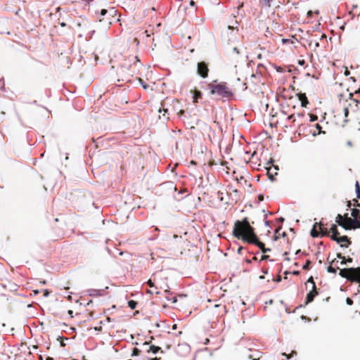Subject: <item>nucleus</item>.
<instances>
[{
  "label": "nucleus",
  "mask_w": 360,
  "mask_h": 360,
  "mask_svg": "<svg viewBox=\"0 0 360 360\" xmlns=\"http://www.w3.org/2000/svg\"><path fill=\"white\" fill-rule=\"evenodd\" d=\"M142 63L137 56L130 55L124 58L117 69L118 82H130L131 77L139 74Z\"/></svg>",
  "instance_id": "obj_1"
},
{
  "label": "nucleus",
  "mask_w": 360,
  "mask_h": 360,
  "mask_svg": "<svg viewBox=\"0 0 360 360\" xmlns=\"http://www.w3.org/2000/svg\"><path fill=\"white\" fill-rule=\"evenodd\" d=\"M232 233L235 238L241 239L243 242L247 243L256 234L255 229L251 226L247 217L235 221Z\"/></svg>",
  "instance_id": "obj_2"
},
{
  "label": "nucleus",
  "mask_w": 360,
  "mask_h": 360,
  "mask_svg": "<svg viewBox=\"0 0 360 360\" xmlns=\"http://www.w3.org/2000/svg\"><path fill=\"white\" fill-rule=\"evenodd\" d=\"M167 278L162 277L160 274H153L151 278L147 281L150 288L155 289V293L159 295L160 290H164L165 293H169V288L167 283Z\"/></svg>",
  "instance_id": "obj_3"
},
{
  "label": "nucleus",
  "mask_w": 360,
  "mask_h": 360,
  "mask_svg": "<svg viewBox=\"0 0 360 360\" xmlns=\"http://www.w3.org/2000/svg\"><path fill=\"white\" fill-rule=\"evenodd\" d=\"M179 100L176 98H167L162 102V108L159 110V112L163 111L165 112L163 116H165L166 114L168 115L172 114H176L178 116H181L184 113V111L181 109H179Z\"/></svg>",
  "instance_id": "obj_4"
},
{
  "label": "nucleus",
  "mask_w": 360,
  "mask_h": 360,
  "mask_svg": "<svg viewBox=\"0 0 360 360\" xmlns=\"http://www.w3.org/2000/svg\"><path fill=\"white\" fill-rule=\"evenodd\" d=\"M208 89L210 94L217 95L223 98L229 99L233 96V92L225 83H211L208 84Z\"/></svg>",
  "instance_id": "obj_5"
},
{
  "label": "nucleus",
  "mask_w": 360,
  "mask_h": 360,
  "mask_svg": "<svg viewBox=\"0 0 360 360\" xmlns=\"http://www.w3.org/2000/svg\"><path fill=\"white\" fill-rule=\"evenodd\" d=\"M339 275L349 281L359 283L360 287V267L342 269Z\"/></svg>",
  "instance_id": "obj_6"
},
{
  "label": "nucleus",
  "mask_w": 360,
  "mask_h": 360,
  "mask_svg": "<svg viewBox=\"0 0 360 360\" xmlns=\"http://www.w3.org/2000/svg\"><path fill=\"white\" fill-rule=\"evenodd\" d=\"M348 116V107L343 105L340 111H338V115H335V117H338L337 124L342 127H345L349 122Z\"/></svg>",
  "instance_id": "obj_7"
},
{
  "label": "nucleus",
  "mask_w": 360,
  "mask_h": 360,
  "mask_svg": "<svg viewBox=\"0 0 360 360\" xmlns=\"http://www.w3.org/2000/svg\"><path fill=\"white\" fill-rule=\"evenodd\" d=\"M304 118V114H291L287 117V120L291 122L290 127L300 126L302 124Z\"/></svg>",
  "instance_id": "obj_8"
},
{
  "label": "nucleus",
  "mask_w": 360,
  "mask_h": 360,
  "mask_svg": "<svg viewBox=\"0 0 360 360\" xmlns=\"http://www.w3.org/2000/svg\"><path fill=\"white\" fill-rule=\"evenodd\" d=\"M208 64L205 61L198 63L197 72L202 78H207L209 73Z\"/></svg>",
  "instance_id": "obj_9"
},
{
  "label": "nucleus",
  "mask_w": 360,
  "mask_h": 360,
  "mask_svg": "<svg viewBox=\"0 0 360 360\" xmlns=\"http://www.w3.org/2000/svg\"><path fill=\"white\" fill-rule=\"evenodd\" d=\"M248 243L254 244V245H257L264 253L271 251V249L266 248L264 243H263L262 242H261L258 240V238L256 234L252 238L251 240H250L248 241Z\"/></svg>",
  "instance_id": "obj_10"
},
{
  "label": "nucleus",
  "mask_w": 360,
  "mask_h": 360,
  "mask_svg": "<svg viewBox=\"0 0 360 360\" xmlns=\"http://www.w3.org/2000/svg\"><path fill=\"white\" fill-rule=\"evenodd\" d=\"M333 240L340 244L342 248H348L352 243L350 239L347 236H339Z\"/></svg>",
  "instance_id": "obj_11"
},
{
  "label": "nucleus",
  "mask_w": 360,
  "mask_h": 360,
  "mask_svg": "<svg viewBox=\"0 0 360 360\" xmlns=\"http://www.w3.org/2000/svg\"><path fill=\"white\" fill-rule=\"evenodd\" d=\"M318 291L316 287V284L314 283V287H312V289L307 293V297H306V304L311 302L314 297L318 295Z\"/></svg>",
  "instance_id": "obj_12"
},
{
  "label": "nucleus",
  "mask_w": 360,
  "mask_h": 360,
  "mask_svg": "<svg viewBox=\"0 0 360 360\" xmlns=\"http://www.w3.org/2000/svg\"><path fill=\"white\" fill-rule=\"evenodd\" d=\"M335 221L339 226L344 229H351V226L348 225L349 223L346 221V218H344L341 214H338Z\"/></svg>",
  "instance_id": "obj_13"
},
{
  "label": "nucleus",
  "mask_w": 360,
  "mask_h": 360,
  "mask_svg": "<svg viewBox=\"0 0 360 360\" xmlns=\"http://www.w3.org/2000/svg\"><path fill=\"white\" fill-rule=\"evenodd\" d=\"M339 96H340V103L344 102V101L347 102L348 99H349L353 103L357 102L355 99L353 98V95L351 93L347 92L345 94H341L339 95Z\"/></svg>",
  "instance_id": "obj_14"
},
{
  "label": "nucleus",
  "mask_w": 360,
  "mask_h": 360,
  "mask_svg": "<svg viewBox=\"0 0 360 360\" xmlns=\"http://www.w3.org/2000/svg\"><path fill=\"white\" fill-rule=\"evenodd\" d=\"M143 346H148V349H146L147 352H152L153 354H156L159 351H161L162 353H163V351L161 349L160 347L155 346V345H149V343L148 342H145L143 345Z\"/></svg>",
  "instance_id": "obj_15"
},
{
  "label": "nucleus",
  "mask_w": 360,
  "mask_h": 360,
  "mask_svg": "<svg viewBox=\"0 0 360 360\" xmlns=\"http://www.w3.org/2000/svg\"><path fill=\"white\" fill-rule=\"evenodd\" d=\"M314 224H316V226H319L320 231H321V236L322 237L330 236L329 231H328V229L326 227H324V225L321 221L316 222Z\"/></svg>",
  "instance_id": "obj_16"
},
{
  "label": "nucleus",
  "mask_w": 360,
  "mask_h": 360,
  "mask_svg": "<svg viewBox=\"0 0 360 360\" xmlns=\"http://www.w3.org/2000/svg\"><path fill=\"white\" fill-rule=\"evenodd\" d=\"M330 231L332 234L330 235L331 240H335L337 237L340 236V232L338 230V227L335 224H332L330 227Z\"/></svg>",
  "instance_id": "obj_17"
},
{
  "label": "nucleus",
  "mask_w": 360,
  "mask_h": 360,
  "mask_svg": "<svg viewBox=\"0 0 360 360\" xmlns=\"http://www.w3.org/2000/svg\"><path fill=\"white\" fill-rule=\"evenodd\" d=\"M346 221L349 223L348 225L351 226V229L360 228V222L358 220L346 217Z\"/></svg>",
  "instance_id": "obj_18"
},
{
  "label": "nucleus",
  "mask_w": 360,
  "mask_h": 360,
  "mask_svg": "<svg viewBox=\"0 0 360 360\" xmlns=\"http://www.w3.org/2000/svg\"><path fill=\"white\" fill-rule=\"evenodd\" d=\"M299 100L301 101V104L302 107L306 108L307 104L309 103L307 97L305 94H298Z\"/></svg>",
  "instance_id": "obj_19"
},
{
  "label": "nucleus",
  "mask_w": 360,
  "mask_h": 360,
  "mask_svg": "<svg viewBox=\"0 0 360 360\" xmlns=\"http://www.w3.org/2000/svg\"><path fill=\"white\" fill-rule=\"evenodd\" d=\"M193 103H197L198 99L202 98V94L200 91L195 89L193 90Z\"/></svg>",
  "instance_id": "obj_20"
},
{
  "label": "nucleus",
  "mask_w": 360,
  "mask_h": 360,
  "mask_svg": "<svg viewBox=\"0 0 360 360\" xmlns=\"http://www.w3.org/2000/svg\"><path fill=\"white\" fill-rule=\"evenodd\" d=\"M165 298L171 301L172 303L174 304L177 302V298L175 295H173V293L169 291V293H165Z\"/></svg>",
  "instance_id": "obj_21"
},
{
  "label": "nucleus",
  "mask_w": 360,
  "mask_h": 360,
  "mask_svg": "<svg viewBox=\"0 0 360 360\" xmlns=\"http://www.w3.org/2000/svg\"><path fill=\"white\" fill-rule=\"evenodd\" d=\"M271 0H259V5L261 8H270Z\"/></svg>",
  "instance_id": "obj_22"
},
{
  "label": "nucleus",
  "mask_w": 360,
  "mask_h": 360,
  "mask_svg": "<svg viewBox=\"0 0 360 360\" xmlns=\"http://www.w3.org/2000/svg\"><path fill=\"white\" fill-rule=\"evenodd\" d=\"M316 224H314L313 228L311 231V236L313 238H317L319 235H321V231H318L316 230Z\"/></svg>",
  "instance_id": "obj_23"
},
{
  "label": "nucleus",
  "mask_w": 360,
  "mask_h": 360,
  "mask_svg": "<svg viewBox=\"0 0 360 360\" xmlns=\"http://www.w3.org/2000/svg\"><path fill=\"white\" fill-rule=\"evenodd\" d=\"M309 47H312L314 50H316L319 46V43L317 40H311L309 44Z\"/></svg>",
  "instance_id": "obj_24"
},
{
  "label": "nucleus",
  "mask_w": 360,
  "mask_h": 360,
  "mask_svg": "<svg viewBox=\"0 0 360 360\" xmlns=\"http://www.w3.org/2000/svg\"><path fill=\"white\" fill-rule=\"evenodd\" d=\"M339 266L334 267L333 265L330 264V266L328 267L327 271L329 273H333L335 274L337 270L339 269Z\"/></svg>",
  "instance_id": "obj_25"
},
{
  "label": "nucleus",
  "mask_w": 360,
  "mask_h": 360,
  "mask_svg": "<svg viewBox=\"0 0 360 360\" xmlns=\"http://www.w3.org/2000/svg\"><path fill=\"white\" fill-rule=\"evenodd\" d=\"M137 302L134 300H129L128 302V306L131 309H134L136 307Z\"/></svg>",
  "instance_id": "obj_26"
},
{
  "label": "nucleus",
  "mask_w": 360,
  "mask_h": 360,
  "mask_svg": "<svg viewBox=\"0 0 360 360\" xmlns=\"http://www.w3.org/2000/svg\"><path fill=\"white\" fill-rule=\"evenodd\" d=\"M359 213L360 211L358 209H353L352 210V216L355 219L359 215Z\"/></svg>",
  "instance_id": "obj_27"
},
{
  "label": "nucleus",
  "mask_w": 360,
  "mask_h": 360,
  "mask_svg": "<svg viewBox=\"0 0 360 360\" xmlns=\"http://www.w3.org/2000/svg\"><path fill=\"white\" fill-rule=\"evenodd\" d=\"M337 257L341 259L340 264H345V257L341 253H338Z\"/></svg>",
  "instance_id": "obj_28"
},
{
  "label": "nucleus",
  "mask_w": 360,
  "mask_h": 360,
  "mask_svg": "<svg viewBox=\"0 0 360 360\" xmlns=\"http://www.w3.org/2000/svg\"><path fill=\"white\" fill-rule=\"evenodd\" d=\"M355 187H356V192L357 194V198H360V186H359V184L358 181L356 182Z\"/></svg>",
  "instance_id": "obj_29"
},
{
  "label": "nucleus",
  "mask_w": 360,
  "mask_h": 360,
  "mask_svg": "<svg viewBox=\"0 0 360 360\" xmlns=\"http://www.w3.org/2000/svg\"><path fill=\"white\" fill-rule=\"evenodd\" d=\"M281 229V227H278L275 231V236L274 238L275 240H278L280 238V230Z\"/></svg>",
  "instance_id": "obj_30"
},
{
  "label": "nucleus",
  "mask_w": 360,
  "mask_h": 360,
  "mask_svg": "<svg viewBox=\"0 0 360 360\" xmlns=\"http://www.w3.org/2000/svg\"><path fill=\"white\" fill-rule=\"evenodd\" d=\"M140 352L141 351L138 348L135 347L133 349L131 356H138L139 355Z\"/></svg>",
  "instance_id": "obj_31"
},
{
  "label": "nucleus",
  "mask_w": 360,
  "mask_h": 360,
  "mask_svg": "<svg viewBox=\"0 0 360 360\" xmlns=\"http://www.w3.org/2000/svg\"><path fill=\"white\" fill-rule=\"evenodd\" d=\"M139 82L141 84V85H142V86H143V88L144 89H147L148 88V84H146L143 82V80L142 79L139 78Z\"/></svg>",
  "instance_id": "obj_32"
},
{
  "label": "nucleus",
  "mask_w": 360,
  "mask_h": 360,
  "mask_svg": "<svg viewBox=\"0 0 360 360\" xmlns=\"http://www.w3.org/2000/svg\"><path fill=\"white\" fill-rule=\"evenodd\" d=\"M311 262L309 260H307L305 264L303 266V269L308 270L309 269V265Z\"/></svg>",
  "instance_id": "obj_33"
},
{
  "label": "nucleus",
  "mask_w": 360,
  "mask_h": 360,
  "mask_svg": "<svg viewBox=\"0 0 360 360\" xmlns=\"http://www.w3.org/2000/svg\"><path fill=\"white\" fill-rule=\"evenodd\" d=\"M58 340H59V341H60V346H61V347H65V342H64V341H63V338H61V337H58Z\"/></svg>",
  "instance_id": "obj_34"
},
{
  "label": "nucleus",
  "mask_w": 360,
  "mask_h": 360,
  "mask_svg": "<svg viewBox=\"0 0 360 360\" xmlns=\"http://www.w3.org/2000/svg\"><path fill=\"white\" fill-rule=\"evenodd\" d=\"M346 303L348 304V305H352L353 304V300L349 298V297H347L346 299Z\"/></svg>",
  "instance_id": "obj_35"
},
{
  "label": "nucleus",
  "mask_w": 360,
  "mask_h": 360,
  "mask_svg": "<svg viewBox=\"0 0 360 360\" xmlns=\"http://www.w3.org/2000/svg\"><path fill=\"white\" fill-rule=\"evenodd\" d=\"M307 283H311V285H312V287H314V283H315V282L314 281V278L312 276H311L310 278H309L308 281H307Z\"/></svg>",
  "instance_id": "obj_36"
},
{
  "label": "nucleus",
  "mask_w": 360,
  "mask_h": 360,
  "mask_svg": "<svg viewBox=\"0 0 360 360\" xmlns=\"http://www.w3.org/2000/svg\"><path fill=\"white\" fill-rule=\"evenodd\" d=\"M330 262V264L331 265H336V264H337V263L338 262V260H336V259H334L331 260V261H330V262Z\"/></svg>",
  "instance_id": "obj_37"
},
{
  "label": "nucleus",
  "mask_w": 360,
  "mask_h": 360,
  "mask_svg": "<svg viewBox=\"0 0 360 360\" xmlns=\"http://www.w3.org/2000/svg\"><path fill=\"white\" fill-rule=\"evenodd\" d=\"M316 128L317 129V130L319 131V134H321V127L320 126V124H316Z\"/></svg>",
  "instance_id": "obj_38"
},
{
  "label": "nucleus",
  "mask_w": 360,
  "mask_h": 360,
  "mask_svg": "<svg viewBox=\"0 0 360 360\" xmlns=\"http://www.w3.org/2000/svg\"><path fill=\"white\" fill-rule=\"evenodd\" d=\"M108 13V11L106 9H102L101 12V15L102 16L105 15Z\"/></svg>",
  "instance_id": "obj_39"
},
{
  "label": "nucleus",
  "mask_w": 360,
  "mask_h": 360,
  "mask_svg": "<svg viewBox=\"0 0 360 360\" xmlns=\"http://www.w3.org/2000/svg\"><path fill=\"white\" fill-rule=\"evenodd\" d=\"M270 170H271V169H270V168H269V169H268L267 174H269V178H270L271 179H273L272 172H270Z\"/></svg>",
  "instance_id": "obj_40"
},
{
  "label": "nucleus",
  "mask_w": 360,
  "mask_h": 360,
  "mask_svg": "<svg viewBox=\"0 0 360 360\" xmlns=\"http://www.w3.org/2000/svg\"><path fill=\"white\" fill-rule=\"evenodd\" d=\"M270 170H271V169H270V168H269V169H268L267 174H269V178H270L271 179H273L272 172H270Z\"/></svg>",
  "instance_id": "obj_41"
},
{
  "label": "nucleus",
  "mask_w": 360,
  "mask_h": 360,
  "mask_svg": "<svg viewBox=\"0 0 360 360\" xmlns=\"http://www.w3.org/2000/svg\"><path fill=\"white\" fill-rule=\"evenodd\" d=\"M269 257V255H262V256L261 260H265V259H267Z\"/></svg>",
  "instance_id": "obj_42"
},
{
  "label": "nucleus",
  "mask_w": 360,
  "mask_h": 360,
  "mask_svg": "<svg viewBox=\"0 0 360 360\" xmlns=\"http://www.w3.org/2000/svg\"><path fill=\"white\" fill-rule=\"evenodd\" d=\"M233 51H234L237 55L240 53V51H239V49H238V48H236V47H234V48H233Z\"/></svg>",
  "instance_id": "obj_43"
},
{
  "label": "nucleus",
  "mask_w": 360,
  "mask_h": 360,
  "mask_svg": "<svg viewBox=\"0 0 360 360\" xmlns=\"http://www.w3.org/2000/svg\"><path fill=\"white\" fill-rule=\"evenodd\" d=\"M49 293H50V292H49V291L48 290H44V295L45 297H47V296L49 295Z\"/></svg>",
  "instance_id": "obj_44"
},
{
  "label": "nucleus",
  "mask_w": 360,
  "mask_h": 360,
  "mask_svg": "<svg viewBox=\"0 0 360 360\" xmlns=\"http://www.w3.org/2000/svg\"><path fill=\"white\" fill-rule=\"evenodd\" d=\"M94 330H98V331H101L102 330V326H96V327L94 328Z\"/></svg>",
  "instance_id": "obj_45"
},
{
  "label": "nucleus",
  "mask_w": 360,
  "mask_h": 360,
  "mask_svg": "<svg viewBox=\"0 0 360 360\" xmlns=\"http://www.w3.org/2000/svg\"><path fill=\"white\" fill-rule=\"evenodd\" d=\"M236 180L238 181V182H241L242 180H244V178L242 176H240V178L236 176Z\"/></svg>",
  "instance_id": "obj_46"
},
{
  "label": "nucleus",
  "mask_w": 360,
  "mask_h": 360,
  "mask_svg": "<svg viewBox=\"0 0 360 360\" xmlns=\"http://www.w3.org/2000/svg\"><path fill=\"white\" fill-rule=\"evenodd\" d=\"M352 262V258H351V257H348L347 259L345 258V264L347 262Z\"/></svg>",
  "instance_id": "obj_47"
},
{
  "label": "nucleus",
  "mask_w": 360,
  "mask_h": 360,
  "mask_svg": "<svg viewBox=\"0 0 360 360\" xmlns=\"http://www.w3.org/2000/svg\"><path fill=\"white\" fill-rule=\"evenodd\" d=\"M155 290H147L146 293L152 295V294L155 293Z\"/></svg>",
  "instance_id": "obj_48"
},
{
  "label": "nucleus",
  "mask_w": 360,
  "mask_h": 360,
  "mask_svg": "<svg viewBox=\"0 0 360 360\" xmlns=\"http://www.w3.org/2000/svg\"><path fill=\"white\" fill-rule=\"evenodd\" d=\"M311 121H314V120H317V116H316V115H311Z\"/></svg>",
  "instance_id": "obj_49"
},
{
  "label": "nucleus",
  "mask_w": 360,
  "mask_h": 360,
  "mask_svg": "<svg viewBox=\"0 0 360 360\" xmlns=\"http://www.w3.org/2000/svg\"><path fill=\"white\" fill-rule=\"evenodd\" d=\"M243 247H239L238 249V253L240 254L241 251L243 250Z\"/></svg>",
  "instance_id": "obj_50"
},
{
  "label": "nucleus",
  "mask_w": 360,
  "mask_h": 360,
  "mask_svg": "<svg viewBox=\"0 0 360 360\" xmlns=\"http://www.w3.org/2000/svg\"><path fill=\"white\" fill-rule=\"evenodd\" d=\"M190 5H191V6H195V1H193V0H191V1H190Z\"/></svg>",
  "instance_id": "obj_51"
},
{
  "label": "nucleus",
  "mask_w": 360,
  "mask_h": 360,
  "mask_svg": "<svg viewBox=\"0 0 360 360\" xmlns=\"http://www.w3.org/2000/svg\"><path fill=\"white\" fill-rule=\"evenodd\" d=\"M45 359L46 360H54L52 357L50 356H46Z\"/></svg>",
  "instance_id": "obj_52"
},
{
  "label": "nucleus",
  "mask_w": 360,
  "mask_h": 360,
  "mask_svg": "<svg viewBox=\"0 0 360 360\" xmlns=\"http://www.w3.org/2000/svg\"><path fill=\"white\" fill-rule=\"evenodd\" d=\"M326 36L324 34H323L321 36V37H320V39H326Z\"/></svg>",
  "instance_id": "obj_53"
},
{
  "label": "nucleus",
  "mask_w": 360,
  "mask_h": 360,
  "mask_svg": "<svg viewBox=\"0 0 360 360\" xmlns=\"http://www.w3.org/2000/svg\"><path fill=\"white\" fill-rule=\"evenodd\" d=\"M263 199H264V198H263V196H262V195H259V200L260 201L263 200Z\"/></svg>",
  "instance_id": "obj_54"
},
{
  "label": "nucleus",
  "mask_w": 360,
  "mask_h": 360,
  "mask_svg": "<svg viewBox=\"0 0 360 360\" xmlns=\"http://www.w3.org/2000/svg\"><path fill=\"white\" fill-rule=\"evenodd\" d=\"M150 360H160V358L155 357V358L150 359Z\"/></svg>",
  "instance_id": "obj_55"
},
{
  "label": "nucleus",
  "mask_w": 360,
  "mask_h": 360,
  "mask_svg": "<svg viewBox=\"0 0 360 360\" xmlns=\"http://www.w3.org/2000/svg\"><path fill=\"white\" fill-rule=\"evenodd\" d=\"M39 360H44V357H43V356H42V355H39Z\"/></svg>",
  "instance_id": "obj_56"
},
{
  "label": "nucleus",
  "mask_w": 360,
  "mask_h": 360,
  "mask_svg": "<svg viewBox=\"0 0 360 360\" xmlns=\"http://www.w3.org/2000/svg\"><path fill=\"white\" fill-rule=\"evenodd\" d=\"M60 25L61 27H65L66 25L65 22H60Z\"/></svg>",
  "instance_id": "obj_57"
},
{
  "label": "nucleus",
  "mask_w": 360,
  "mask_h": 360,
  "mask_svg": "<svg viewBox=\"0 0 360 360\" xmlns=\"http://www.w3.org/2000/svg\"><path fill=\"white\" fill-rule=\"evenodd\" d=\"M72 313H73V312H72V310H69V311H68V314H69L71 316H72Z\"/></svg>",
  "instance_id": "obj_58"
},
{
  "label": "nucleus",
  "mask_w": 360,
  "mask_h": 360,
  "mask_svg": "<svg viewBox=\"0 0 360 360\" xmlns=\"http://www.w3.org/2000/svg\"><path fill=\"white\" fill-rule=\"evenodd\" d=\"M311 14H312V11H309L307 13V15H308L309 16H311Z\"/></svg>",
  "instance_id": "obj_59"
},
{
  "label": "nucleus",
  "mask_w": 360,
  "mask_h": 360,
  "mask_svg": "<svg viewBox=\"0 0 360 360\" xmlns=\"http://www.w3.org/2000/svg\"><path fill=\"white\" fill-rule=\"evenodd\" d=\"M106 320H107L108 322H110L111 321V319L110 317H108V316L106 318Z\"/></svg>",
  "instance_id": "obj_60"
},
{
  "label": "nucleus",
  "mask_w": 360,
  "mask_h": 360,
  "mask_svg": "<svg viewBox=\"0 0 360 360\" xmlns=\"http://www.w3.org/2000/svg\"><path fill=\"white\" fill-rule=\"evenodd\" d=\"M345 75H348L349 74V72L347 70L345 71Z\"/></svg>",
  "instance_id": "obj_61"
},
{
  "label": "nucleus",
  "mask_w": 360,
  "mask_h": 360,
  "mask_svg": "<svg viewBox=\"0 0 360 360\" xmlns=\"http://www.w3.org/2000/svg\"><path fill=\"white\" fill-rule=\"evenodd\" d=\"M286 236L285 232H283V233H282V236H283V237H284V236Z\"/></svg>",
  "instance_id": "obj_62"
},
{
  "label": "nucleus",
  "mask_w": 360,
  "mask_h": 360,
  "mask_svg": "<svg viewBox=\"0 0 360 360\" xmlns=\"http://www.w3.org/2000/svg\"><path fill=\"white\" fill-rule=\"evenodd\" d=\"M265 224H266V226H269V221H265Z\"/></svg>",
  "instance_id": "obj_63"
},
{
  "label": "nucleus",
  "mask_w": 360,
  "mask_h": 360,
  "mask_svg": "<svg viewBox=\"0 0 360 360\" xmlns=\"http://www.w3.org/2000/svg\"><path fill=\"white\" fill-rule=\"evenodd\" d=\"M246 262H247L248 263H250V262H251V260H250V259H246Z\"/></svg>",
  "instance_id": "obj_64"
}]
</instances>
